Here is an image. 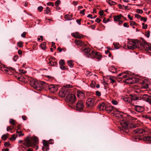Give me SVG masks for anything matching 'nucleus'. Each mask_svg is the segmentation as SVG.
<instances>
[{
	"instance_id": "1",
	"label": "nucleus",
	"mask_w": 151,
	"mask_h": 151,
	"mask_svg": "<svg viewBox=\"0 0 151 151\" xmlns=\"http://www.w3.org/2000/svg\"><path fill=\"white\" fill-rule=\"evenodd\" d=\"M113 114L118 119H120V126L118 127V130L122 133L126 134L128 133L129 129L136 127L133 121L134 118H132L129 115L123 114L122 113L115 110Z\"/></svg>"
},
{
	"instance_id": "2",
	"label": "nucleus",
	"mask_w": 151,
	"mask_h": 151,
	"mask_svg": "<svg viewBox=\"0 0 151 151\" xmlns=\"http://www.w3.org/2000/svg\"><path fill=\"white\" fill-rule=\"evenodd\" d=\"M30 84L35 89L39 91L46 89L47 87V85L45 82L34 79H32L30 81Z\"/></svg>"
},
{
	"instance_id": "3",
	"label": "nucleus",
	"mask_w": 151,
	"mask_h": 151,
	"mask_svg": "<svg viewBox=\"0 0 151 151\" xmlns=\"http://www.w3.org/2000/svg\"><path fill=\"white\" fill-rule=\"evenodd\" d=\"M133 131L135 133L139 135V137H138L139 140L143 139L145 141H151V136H145L148 134L145 130L141 128H137L135 130H133Z\"/></svg>"
},
{
	"instance_id": "4",
	"label": "nucleus",
	"mask_w": 151,
	"mask_h": 151,
	"mask_svg": "<svg viewBox=\"0 0 151 151\" xmlns=\"http://www.w3.org/2000/svg\"><path fill=\"white\" fill-rule=\"evenodd\" d=\"M124 73L126 75H123L122 77L123 78H127L125 81V82L127 83L133 84L138 81V79L131 76L130 72L127 71Z\"/></svg>"
},
{
	"instance_id": "5",
	"label": "nucleus",
	"mask_w": 151,
	"mask_h": 151,
	"mask_svg": "<svg viewBox=\"0 0 151 151\" xmlns=\"http://www.w3.org/2000/svg\"><path fill=\"white\" fill-rule=\"evenodd\" d=\"M87 57L92 59L96 58L100 60L102 56L100 53L97 52L92 51L88 55Z\"/></svg>"
},
{
	"instance_id": "6",
	"label": "nucleus",
	"mask_w": 151,
	"mask_h": 151,
	"mask_svg": "<svg viewBox=\"0 0 151 151\" xmlns=\"http://www.w3.org/2000/svg\"><path fill=\"white\" fill-rule=\"evenodd\" d=\"M142 41H138L137 40L134 41L135 45L136 46V48H139L140 49L144 48L146 43L145 40L142 39Z\"/></svg>"
},
{
	"instance_id": "7",
	"label": "nucleus",
	"mask_w": 151,
	"mask_h": 151,
	"mask_svg": "<svg viewBox=\"0 0 151 151\" xmlns=\"http://www.w3.org/2000/svg\"><path fill=\"white\" fill-rule=\"evenodd\" d=\"M76 98L75 95L71 94L69 92L66 96L65 101L70 104H73L75 102Z\"/></svg>"
},
{
	"instance_id": "8",
	"label": "nucleus",
	"mask_w": 151,
	"mask_h": 151,
	"mask_svg": "<svg viewBox=\"0 0 151 151\" xmlns=\"http://www.w3.org/2000/svg\"><path fill=\"white\" fill-rule=\"evenodd\" d=\"M69 92L71 93V89L67 88H63L60 90L59 93V96L61 97H64L66 95H67Z\"/></svg>"
},
{
	"instance_id": "9",
	"label": "nucleus",
	"mask_w": 151,
	"mask_h": 151,
	"mask_svg": "<svg viewBox=\"0 0 151 151\" xmlns=\"http://www.w3.org/2000/svg\"><path fill=\"white\" fill-rule=\"evenodd\" d=\"M47 86L50 91L52 93H55L58 90V86L57 85L50 84Z\"/></svg>"
},
{
	"instance_id": "10",
	"label": "nucleus",
	"mask_w": 151,
	"mask_h": 151,
	"mask_svg": "<svg viewBox=\"0 0 151 151\" xmlns=\"http://www.w3.org/2000/svg\"><path fill=\"white\" fill-rule=\"evenodd\" d=\"M83 102L82 100L79 101L76 104V109L77 110L81 111L83 109Z\"/></svg>"
},
{
	"instance_id": "11",
	"label": "nucleus",
	"mask_w": 151,
	"mask_h": 151,
	"mask_svg": "<svg viewBox=\"0 0 151 151\" xmlns=\"http://www.w3.org/2000/svg\"><path fill=\"white\" fill-rule=\"evenodd\" d=\"M23 145L26 146L27 147H34L33 145L31 144V141L30 140L29 137H27L25 139L24 142L23 143Z\"/></svg>"
},
{
	"instance_id": "12",
	"label": "nucleus",
	"mask_w": 151,
	"mask_h": 151,
	"mask_svg": "<svg viewBox=\"0 0 151 151\" xmlns=\"http://www.w3.org/2000/svg\"><path fill=\"white\" fill-rule=\"evenodd\" d=\"M94 100L93 99L89 98L86 101V105L90 108L92 107L94 105Z\"/></svg>"
},
{
	"instance_id": "13",
	"label": "nucleus",
	"mask_w": 151,
	"mask_h": 151,
	"mask_svg": "<svg viewBox=\"0 0 151 151\" xmlns=\"http://www.w3.org/2000/svg\"><path fill=\"white\" fill-rule=\"evenodd\" d=\"M105 110L107 112L110 113L112 111H113V112H114L115 110H117V109L114 108L113 106L108 104Z\"/></svg>"
},
{
	"instance_id": "14",
	"label": "nucleus",
	"mask_w": 151,
	"mask_h": 151,
	"mask_svg": "<svg viewBox=\"0 0 151 151\" xmlns=\"http://www.w3.org/2000/svg\"><path fill=\"white\" fill-rule=\"evenodd\" d=\"M107 104L106 102H102L98 105V109L100 110H105L106 109Z\"/></svg>"
},
{
	"instance_id": "15",
	"label": "nucleus",
	"mask_w": 151,
	"mask_h": 151,
	"mask_svg": "<svg viewBox=\"0 0 151 151\" xmlns=\"http://www.w3.org/2000/svg\"><path fill=\"white\" fill-rule=\"evenodd\" d=\"M128 48L129 49H133L136 48L134 41H129L127 45Z\"/></svg>"
},
{
	"instance_id": "16",
	"label": "nucleus",
	"mask_w": 151,
	"mask_h": 151,
	"mask_svg": "<svg viewBox=\"0 0 151 151\" xmlns=\"http://www.w3.org/2000/svg\"><path fill=\"white\" fill-rule=\"evenodd\" d=\"M130 96L131 97V101H129L128 102L129 103L132 102L133 100H140L141 97L138 96L137 95L135 94H130Z\"/></svg>"
},
{
	"instance_id": "17",
	"label": "nucleus",
	"mask_w": 151,
	"mask_h": 151,
	"mask_svg": "<svg viewBox=\"0 0 151 151\" xmlns=\"http://www.w3.org/2000/svg\"><path fill=\"white\" fill-rule=\"evenodd\" d=\"M134 109L136 111L139 113H142L144 111V107L142 106H135Z\"/></svg>"
},
{
	"instance_id": "18",
	"label": "nucleus",
	"mask_w": 151,
	"mask_h": 151,
	"mask_svg": "<svg viewBox=\"0 0 151 151\" xmlns=\"http://www.w3.org/2000/svg\"><path fill=\"white\" fill-rule=\"evenodd\" d=\"M65 60H61L59 61V65L60 66V68L62 70L67 69L68 68L67 67H65Z\"/></svg>"
},
{
	"instance_id": "19",
	"label": "nucleus",
	"mask_w": 151,
	"mask_h": 151,
	"mask_svg": "<svg viewBox=\"0 0 151 151\" xmlns=\"http://www.w3.org/2000/svg\"><path fill=\"white\" fill-rule=\"evenodd\" d=\"M77 96L78 97L81 99H83L85 97V94L81 91L78 90L77 91Z\"/></svg>"
},
{
	"instance_id": "20",
	"label": "nucleus",
	"mask_w": 151,
	"mask_h": 151,
	"mask_svg": "<svg viewBox=\"0 0 151 151\" xmlns=\"http://www.w3.org/2000/svg\"><path fill=\"white\" fill-rule=\"evenodd\" d=\"M71 35L74 37L78 39H80L83 37V35H80L79 33L78 32L71 33Z\"/></svg>"
},
{
	"instance_id": "21",
	"label": "nucleus",
	"mask_w": 151,
	"mask_h": 151,
	"mask_svg": "<svg viewBox=\"0 0 151 151\" xmlns=\"http://www.w3.org/2000/svg\"><path fill=\"white\" fill-rule=\"evenodd\" d=\"M75 42L77 45L81 46H86V45L84 44V42L79 40H76L75 41Z\"/></svg>"
},
{
	"instance_id": "22",
	"label": "nucleus",
	"mask_w": 151,
	"mask_h": 151,
	"mask_svg": "<svg viewBox=\"0 0 151 151\" xmlns=\"http://www.w3.org/2000/svg\"><path fill=\"white\" fill-rule=\"evenodd\" d=\"M57 62V60H53L52 61L50 60L48 63V64L50 66L57 67L58 65Z\"/></svg>"
},
{
	"instance_id": "23",
	"label": "nucleus",
	"mask_w": 151,
	"mask_h": 151,
	"mask_svg": "<svg viewBox=\"0 0 151 151\" xmlns=\"http://www.w3.org/2000/svg\"><path fill=\"white\" fill-rule=\"evenodd\" d=\"M146 51L149 53H151V45H150L146 42L145 47L144 48Z\"/></svg>"
},
{
	"instance_id": "24",
	"label": "nucleus",
	"mask_w": 151,
	"mask_h": 151,
	"mask_svg": "<svg viewBox=\"0 0 151 151\" xmlns=\"http://www.w3.org/2000/svg\"><path fill=\"white\" fill-rule=\"evenodd\" d=\"M113 17L114 21H118L122 17H124L122 14H120L117 16H114Z\"/></svg>"
},
{
	"instance_id": "25",
	"label": "nucleus",
	"mask_w": 151,
	"mask_h": 151,
	"mask_svg": "<svg viewBox=\"0 0 151 151\" xmlns=\"http://www.w3.org/2000/svg\"><path fill=\"white\" fill-rule=\"evenodd\" d=\"M30 139L33 141L35 144H37L38 143L39 139L37 137L35 136L30 138Z\"/></svg>"
},
{
	"instance_id": "26",
	"label": "nucleus",
	"mask_w": 151,
	"mask_h": 151,
	"mask_svg": "<svg viewBox=\"0 0 151 151\" xmlns=\"http://www.w3.org/2000/svg\"><path fill=\"white\" fill-rule=\"evenodd\" d=\"M83 51L84 52V55H86L87 57L88 55L90 53L89 52L91 51V50L90 48L88 47H85Z\"/></svg>"
},
{
	"instance_id": "27",
	"label": "nucleus",
	"mask_w": 151,
	"mask_h": 151,
	"mask_svg": "<svg viewBox=\"0 0 151 151\" xmlns=\"http://www.w3.org/2000/svg\"><path fill=\"white\" fill-rule=\"evenodd\" d=\"M4 71L6 72H12L13 73H14L15 72L16 70L14 68L11 67H8L7 69H5Z\"/></svg>"
},
{
	"instance_id": "28",
	"label": "nucleus",
	"mask_w": 151,
	"mask_h": 151,
	"mask_svg": "<svg viewBox=\"0 0 151 151\" xmlns=\"http://www.w3.org/2000/svg\"><path fill=\"white\" fill-rule=\"evenodd\" d=\"M151 96L149 97L147 95L144 94L142 96V98L144 100L147 102V100L149 98H151Z\"/></svg>"
},
{
	"instance_id": "29",
	"label": "nucleus",
	"mask_w": 151,
	"mask_h": 151,
	"mask_svg": "<svg viewBox=\"0 0 151 151\" xmlns=\"http://www.w3.org/2000/svg\"><path fill=\"white\" fill-rule=\"evenodd\" d=\"M73 61L72 60H68L67 63L68 65L70 67L72 68L73 66Z\"/></svg>"
},
{
	"instance_id": "30",
	"label": "nucleus",
	"mask_w": 151,
	"mask_h": 151,
	"mask_svg": "<svg viewBox=\"0 0 151 151\" xmlns=\"http://www.w3.org/2000/svg\"><path fill=\"white\" fill-rule=\"evenodd\" d=\"M109 70L113 73L116 72V69L114 66H111L109 68Z\"/></svg>"
},
{
	"instance_id": "31",
	"label": "nucleus",
	"mask_w": 151,
	"mask_h": 151,
	"mask_svg": "<svg viewBox=\"0 0 151 151\" xmlns=\"http://www.w3.org/2000/svg\"><path fill=\"white\" fill-rule=\"evenodd\" d=\"M17 134H14L12 135L11 137H10L9 139L10 140L12 141H14L17 137Z\"/></svg>"
},
{
	"instance_id": "32",
	"label": "nucleus",
	"mask_w": 151,
	"mask_h": 151,
	"mask_svg": "<svg viewBox=\"0 0 151 151\" xmlns=\"http://www.w3.org/2000/svg\"><path fill=\"white\" fill-rule=\"evenodd\" d=\"M113 45L114 47L116 49H118L119 47L120 46L118 43H114Z\"/></svg>"
},
{
	"instance_id": "33",
	"label": "nucleus",
	"mask_w": 151,
	"mask_h": 151,
	"mask_svg": "<svg viewBox=\"0 0 151 151\" xmlns=\"http://www.w3.org/2000/svg\"><path fill=\"white\" fill-rule=\"evenodd\" d=\"M7 135H9L8 133L3 135L1 137V138L4 140H6L8 138Z\"/></svg>"
},
{
	"instance_id": "34",
	"label": "nucleus",
	"mask_w": 151,
	"mask_h": 151,
	"mask_svg": "<svg viewBox=\"0 0 151 151\" xmlns=\"http://www.w3.org/2000/svg\"><path fill=\"white\" fill-rule=\"evenodd\" d=\"M50 11V8L48 7H47L46 8V9L44 10L45 14H48Z\"/></svg>"
},
{
	"instance_id": "35",
	"label": "nucleus",
	"mask_w": 151,
	"mask_h": 151,
	"mask_svg": "<svg viewBox=\"0 0 151 151\" xmlns=\"http://www.w3.org/2000/svg\"><path fill=\"white\" fill-rule=\"evenodd\" d=\"M46 43L45 42H43L40 45V46L43 49L45 50L46 48Z\"/></svg>"
},
{
	"instance_id": "36",
	"label": "nucleus",
	"mask_w": 151,
	"mask_h": 151,
	"mask_svg": "<svg viewBox=\"0 0 151 151\" xmlns=\"http://www.w3.org/2000/svg\"><path fill=\"white\" fill-rule=\"evenodd\" d=\"M9 122L11 124L13 125H14L15 124H16L15 126L16 125V123H15V121L13 119H10Z\"/></svg>"
},
{
	"instance_id": "37",
	"label": "nucleus",
	"mask_w": 151,
	"mask_h": 151,
	"mask_svg": "<svg viewBox=\"0 0 151 151\" xmlns=\"http://www.w3.org/2000/svg\"><path fill=\"white\" fill-rule=\"evenodd\" d=\"M16 133L18 135V136L19 137L24 135V134L22 133V131H18L17 130L16 132Z\"/></svg>"
},
{
	"instance_id": "38",
	"label": "nucleus",
	"mask_w": 151,
	"mask_h": 151,
	"mask_svg": "<svg viewBox=\"0 0 151 151\" xmlns=\"http://www.w3.org/2000/svg\"><path fill=\"white\" fill-rule=\"evenodd\" d=\"M23 43L21 41L19 42H17V45L20 47H23Z\"/></svg>"
},
{
	"instance_id": "39",
	"label": "nucleus",
	"mask_w": 151,
	"mask_h": 151,
	"mask_svg": "<svg viewBox=\"0 0 151 151\" xmlns=\"http://www.w3.org/2000/svg\"><path fill=\"white\" fill-rule=\"evenodd\" d=\"M42 149L43 151H47L49 150V146H43L42 147Z\"/></svg>"
},
{
	"instance_id": "40",
	"label": "nucleus",
	"mask_w": 151,
	"mask_h": 151,
	"mask_svg": "<svg viewBox=\"0 0 151 151\" xmlns=\"http://www.w3.org/2000/svg\"><path fill=\"white\" fill-rule=\"evenodd\" d=\"M107 1L110 5H114L116 3L114 2L111 0L108 1Z\"/></svg>"
},
{
	"instance_id": "41",
	"label": "nucleus",
	"mask_w": 151,
	"mask_h": 151,
	"mask_svg": "<svg viewBox=\"0 0 151 151\" xmlns=\"http://www.w3.org/2000/svg\"><path fill=\"white\" fill-rule=\"evenodd\" d=\"M43 146H49V142H48L47 141L44 140L43 141Z\"/></svg>"
},
{
	"instance_id": "42",
	"label": "nucleus",
	"mask_w": 151,
	"mask_h": 151,
	"mask_svg": "<svg viewBox=\"0 0 151 151\" xmlns=\"http://www.w3.org/2000/svg\"><path fill=\"white\" fill-rule=\"evenodd\" d=\"M14 128V126H11L8 127L6 129L7 131H9V130L13 129Z\"/></svg>"
},
{
	"instance_id": "43",
	"label": "nucleus",
	"mask_w": 151,
	"mask_h": 151,
	"mask_svg": "<svg viewBox=\"0 0 151 151\" xmlns=\"http://www.w3.org/2000/svg\"><path fill=\"white\" fill-rule=\"evenodd\" d=\"M61 1L60 0H58L56 1L55 3V5L56 6H58L60 4Z\"/></svg>"
},
{
	"instance_id": "44",
	"label": "nucleus",
	"mask_w": 151,
	"mask_h": 151,
	"mask_svg": "<svg viewBox=\"0 0 151 151\" xmlns=\"http://www.w3.org/2000/svg\"><path fill=\"white\" fill-rule=\"evenodd\" d=\"M95 82L94 81H92L91 83L90 86L94 88L95 86Z\"/></svg>"
},
{
	"instance_id": "45",
	"label": "nucleus",
	"mask_w": 151,
	"mask_h": 151,
	"mask_svg": "<svg viewBox=\"0 0 151 151\" xmlns=\"http://www.w3.org/2000/svg\"><path fill=\"white\" fill-rule=\"evenodd\" d=\"M65 18L67 20H70L71 19L69 17V15L66 14L65 16Z\"/></svg>"
},
{
	"instance_id": "46",
	"label": "nucleus",
	"mask_w": 151,
	"mask_h": 151,
	"mask_svg": "<svg viewBox=\"0 0 151 151\" xmlns=\"http://www.w3.org/2000/svg\"><path fill=\"white\" fill-rule=\"evenodd\" d=\"M73 87V86L70 85H67L65 86V87L63 88H67L68 89H70V88H72Z\"/></svg>"
},
{
	"instance_id": "47",
	"label": "nucleus",
	"mask_w": 151,
	"mask_h": 151,
	"mask_svg": "<svg viewBox=\"0 0 151 151\" xmlns=\"http://www.w3.org/2000/svg\"><path fill=\"white\" fill-rule=\"evenodd\" d=\"M43 7L41 6H40L37 8L38 10L40 12H42L43 9Z\"/></svg>"
},
{
	"instance_id": "48",
	"label": "nucleus",
	"mask_w": 151,
	"mask_h": 151,
	"mask_svg": "<svg viewBox=\"0 0 151 151\" xmlns=\"http://www.w3.org/2000/svg\"><path fill=\"white\" fill-rule=\"evenodd\" d=\"M96 95L97 96H100L101 95V93L100 91H96Z\"/></svg>"
},
{
	"instance_id": "49",
	"label": "nucleus",
	"mask_w": 151,
	"mask_h": 151,
	"mask_svg": "<svg viewBox=\"0 0 151 151\" xmlns=\"http://www.w3.org/2000/svg\"><path fill=\"white\" fill-rule=\"evenodd\" d=\"M109 79L111 81V83H114V82H116L113 79V78L111 77H110L109 78Z\"/></svg>"
},
{
	"instance_id": "50",
	"label": "nucleus",
	"mask_w": 151,
	"mask_h": 151,
	"mask_svg": "<svg viewBox=\"0 0 151 151\" xmlns=\"http://www.w3.org/2000/svg\"><path fill=\"white\" fill-rule=\"evenodd\" d=\"M112 103L113 104L115 105H117L118 104L117 101L115 100H113L112 101Z\"/></svg>"
},
{
	"instance_id": "51",
	"label": "nucleus",
	"mask_w": 151,
	"mask_h": 151,
	"mask_svg": "<svg viewBox=\"0 0 151 151\" xmlns=\"http://www.w3.org/2000/svg\"><path fill=\"white\" fill-rule=\"evenodd\" d=\"M150 32L148 30L145 34V35L147 38H149L150 36Z\"/></svg>"
},
{
	"instance_id": "52",
	"label": "nucleus",
	"mask_w": 151,
	"mask_h": 151,
	"mask_svg": "<svg viewBox=\"0 0 151 151\" xmlns=\"http://www.w3.org/2000/svg\"><path fill=\"white\" fill-rule=\"evenodd\" d=\"M47 4V6H51L52 7L54 6V4L53 3V2H48Z\"/></svg>"
},
{
	"instance_id": "53",
	"label": "nucleus",
	"mask_w": 151,
	"mask_h": 151,
	"mask_svg": "<svg viewBox=\"0 0 151 151\" xmlns=\"http://www.w3.org/2000/svg\"><path fill=\"white\" fill-rule=\"evenodd\" d=\"M136 12L138 13L142 14L143 12V11L141 9H137Z\"/></svg>"
},
{
	"instance_id": "54",
	"label": "nucleus",
	"mask_w": 151,
	"mask_h": 151,
	"mask_svg": "<svg viewBox=\"0 0 151 151\" xmlns=\"http://www.w3.org/2000/svg\"><path fill=\"white\" fill-rule=\"evenodd\" d=\"M10 145V144L9 142H6L4 143V146L5 147H8Z\"/></svg>"
},
{
	"instance_id": "55",
	"label": "nucleus",
	"mask_w": 151,
	"mask_h": 151,
	"mask_svg": "<svg viewBox=\"0 0 151 151\" xmlns=\"http://www.w3.org/2000/svg\"><path fill=\"white\" fill-rule=\"evenodd\" d=\"M19 71L21 73L23 74H25L27 72L26 71L22 69L19 70Z\"/></svg>"
},
{
	"instance_id": "56",
	"label": "nucleus",
	"mask_w": 151,
	"mask_h": 151,
	"mask_svg": "<svg viewBox=\"0 0 151 151\" xmlns=\"http://www.w3.org/2000/svg\"><path fill=\"white\" fill-rule=\"evenodd\" d=\"M141 20L143 21L144 22H145L147 20V18H146L141 17Z\"/></svg>"
},
{
	"instance_id": "57",
	"label": "nucleus",
	"mask_w": 151,
	"mask_h": 151,
	"mask_svg": "<svg viewBox=\"0 0 151 151\" xmlns=\"http://www.w3.org/2000/svg\"><path fill=\"white\" fill-rule=\"evenodd\" d=\"M17 78L18 80L20 81H22L24 80V78L23 77H18Z\"/></svg>"
},
{
	"instance_id": "58",
	"label": "nucleus",
	"mask_w": 151,
	"mask_h": 151,
	"mask_svg": "<svg viewBox=\"0 0 151 151\" xmlns=\"http://www.w3.org/2000/svg\"><path fill=\"white\" fill-rule=\"evenodd\" d=\"M26 32H24L22 34H21V36L23 38H25L26 37Z\"/></svg>"
},
{
	"instance_id": "59",
	"label": "nucleus",
	"mask_w": 151,
	"mask_h": 151,
	"mask_svg": "<svg viewBox=\"0 0 151 151\" xmlns=\"http://www.w3.org/2000/svg\"><path fill=\"white\" fill-rule=\"evenodd\" d=\"M123 26L125 27H129V25H128V23L127 22L124 23L123 24Z\"/></svg>"
},
{
	"instance_id": "60",
	"label": "nucleus",
	"mask_w": 151,
	"mask_h": 151,
	"mask_svg": "<svg viewBox=\"0 0 151 151\" xmlns=\"http://www.w3.org/2000/svg\"><path fill=\"white\" fill-rule=\"evenodd\" d=\"M81 19H77L76 20V22L79 25H80L81 24Z\"/></svg>"
},
{
	"instance_id": "61",
	"label": "nucleus",
	"mask_w": 151,
	"mask_h": 151,
	"mask_svg": "<svg viewBox=\"0 0 151 151\" xmlns=\"http://www.w3.org/2000/svg\"><path fill=\"white\" fill-rule=\"evenodd\" d=\"M18 58V55H15L13 57V59L14 61H16Z\"/></svg>"
},
{
	"instance_id": "62",
	"label": "nucleus",
	"mask_w": 151,
	"mask_h": 151,
	"mask_svg": "<svg viewBox=\"0 0 151 151\" xmlns=\"http://www.w3.org/2000/svg\"><path fill=\"white\" fill-rule=\"evenodd\" d=\"M86 10L85 9H83L82 11H81L80 12V14H82L83 15H85V11Z\"/></svg>"
},
{
	"instance_id": "63",
	"label": "nucleus",
	"mask_w": 151,
	"mask_h": 151,
	"mask_svg": "<svg viewBox=\"0 0 151 151\" xmlns=\"http://www.w3.org/2000/svg\"><path fill=\"white\" fill-rule=\"evenodd\" d=\"M49 144H52L54 143L53 140L52 139H50L48 141Z\"/></svg>"
},
{
	"instance_id": "64",
	"label": "nucleus",
	"mask_w": 151,
	"mask_h": 151,
	"mask_svg": "<svg viewBox=\"0 0 151 151\" xmlns=\"http://www.w3.org/2000/svg\"><path fill=\"white\" fill-rule=\"evenodd\" d=\"M101 21V20L99 18H97L95 20L96 22L99 23Z\"/></svg>"
}]
</instances>
